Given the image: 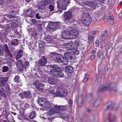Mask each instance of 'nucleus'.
<instances>
[{
  "label": "nucleus",
  "mask_w": 122,
  "mask_h": 122,
  "mask_svg": "<svg viewBox=\"0 0 122 122\" xmlns=\"http://www.w3.org/2000/svg\"><path fill=\"white\" fill-rule=\"evenodd\" d=\"M33 84L35 86L36 88L39 90H41L42 89V87L43 86V85L41 83L38 82L33 83Z\"/></svg>",
  "instance_id": "obj_25"
},
{
  "label": "nucleus",
  "mask_w": 122,
  "mask_h": 122,
  "mask_svg": "<svg viewBox=\"0 0 122 122\" xmlns=\"http://www.w3.org/2000/svg\"><path fill=\"white\" fill-rule=\"evenodd\" d=\"M103 20L105 22L108 21L109 20L110 22L112 21V22H113V18L112 17L111 18L109 16H105L103 18Z\"/></svg>",
  "instance_id": "obj_33"
},
{
  "label": "nucleus",
  "mask_w": 122,
  "mask_h": 122,
  "mask_svg": "<svg viewBox=\"0 0 122 122\" xmlns=\"http://www.w3.org/2000/svg\"><path fill=\"white\" fill-rule=\"evenodd\" d=\"M56 96L60 97H66L68 95V92L66 90H63L61 87L57 88L56 91Z\"/></svg>",
  "instance_id": "obj_3"
},
{
  "label": "nucleus",
  "mask_w": 122,
  "mask_h": 122,
  "mask_svg": "<svg viewBox=\"0 0 122 122\" xmlns=\"http://www.w3.org/2000/svg\"><path fill=\"white\" fill-rule=\"evenodd\" d=\"M45 103V104H44L43 107L46 108H49L51 107V105L50 103L48 100H46Z\"/></svg>",
  "instance_id": "obj_32"
},
{
  "label": "nucleus",
  "mask_w": 122,
  "mask_h": 122,
  "mask_svg": "<svg viewBox=\"0 0 122 122\" xmlns=\"http://www.w3.org/2000/svg\"><path fill=\"white\" fill-rule=\"evenodd\" d=\"M101 100L100 99L97 98V99L94 102L93 106L95 107H97L100 104Z\"/></svg>",
  "instance_id": "obj_35"
},
{
  "label": "nucleus",
  "mask_w": 122,
  "mask_h": 122,
  "mask_svg": "<svg viewBox=\"0 0 122 122\" xmlns=\"http://www.w3.org/2000/svg\"><path fill=\"white\" fill-rule=\"evenodd\" d=\"M61 37L64 39H71V36L68 32L63 33L61 35Z\"/></svg>",
  "instance_id": "obj_23"
},
{
  "label": "nucleus",
  "mask_w": 122,
  "mask_h": 122,
  "mask_svg": "<svg viewBox=\"0 0 122 122\" xmlns=\"http://www.w3.org/2000/svg\"><path fill=\"white\" fill-rule=\"evenodd\" d=\"M74 44L76 46H78L80 44L79 40L78 39L76 40L75 41Z\"/></svg>",
  "instance_id": "obj_58"
},
{
  "label": "nucleus",
  "mask_w": 122,
  "mask_h": 122,
  "mask_svg": "<svg viewBox=\"0 0 122 122\" xmlns=\"http://www.w3.org/2000/svg\"><path fill=\"white\" fill-rule=\"evenodd\" d=\"M115 104L113 103H112V104L110 105H108L106 107V109H113V107L112 105Z\"/></svg>",
  "instance_id": "obj_50"
},
{
  "label": "nucleus",
  "mask_w": 122,
  "mask_h": 122,
  "mask_svg": "<svg viewBox=\"0 0 122 122\" xmlns=\"http://www.w3.org/2000/svg\"><path fill=\"white\" fill-rule=\"evenodd\" d=\"M113 86V85L112 84L103 86L99 89V91H102L106 90H108L111 91L112 90Z\"/></svg>",
  "instance_id": "obj_16"
},
{
  "label": "nucleus",
  "mask_w": 122,
  "mask_h": 122,
  "mask_svg": "<svg viewBox=\"0 0 122 122\" xmlns=\"http://www.w3.org/2000/svg\"><path fill=\"white\" fill-rule=\"evenodd\" d=\"M68 50L69 51L71 50V52L75 56V55H78L79 53V51L76 49L69 48L68 49Z\"/></svg>",
  "instance_id": "obj_36"
},
{
  "label": "nucleus",
  "mask_w": 122,
  "mask_h": 122,
  "mask_svg": "<svg viewBox=\"0 0 122 122\" xmlns=\"http://www.w3.org/2000/svg\"><path fill=\"white\" fill-rule=\"evenodd\" d=\"M40 47V49H39V51L41 53L44 52V49L43 48L41 47V46Z\"/></svg>",
  "instance_id": "obj_63"
},
{
  "label": "nucleus",
  "mask_w": 122,
  "mask_h": 122,
  "mask_svg": "<svg viewBox=\"0 0 122 122\" xmlns=\"http://www.w3.org/2000/svg\"><path fill=\"white\" fill-rule=\"evenodd\" d=\"M19 43V41L17 39H13L11 42H8V45L9 48L14 49L15 47L18 45Z\"/></svg>",
  "instance_id": "obj_8"
},
{
  "label": "nucleus",
  "mask_w": 122,
  "mask_h": 122,
  "mask_svg": "<svg viewBox=\"0 0 122 122\" xmlns=\"http://www.w3.org/2000/svg\"><path fill=\"white\" fill-rule=\"evenodd\" d=\"M70 0H59L57 2V3L61 10H58L57 12L60 14L62 12V10H66L67 6L70 3Z\"/></svg>",
  "instance_id": "obj_2"
},
{
  "label": "nucleus",
  "mask_w": 122,
  "mask_h": 122,
  "mask_svg": "<svg viewBox=\"0 0 122 122\" xmlns=\"http://www.w3.org/2000/svg\"><path fill=\"white\" fill-rule=\"evenodd\" d=\"M4 49H2V48L1 49H0V55H3L4 52Z\"/></svg>",
  "instance_id": "obj_61"
},
{
  "label": "nucleus",
  "mask_w": 122,
  "mask_h": 122,
  "mask_svg": "<svg viewBox=\"0 0 122 122\" xmlns=\"http://www.w3.org/2000/svg\"><path fill=\"white\" fill-rule=\"evenodd\" d=\"M83 102L82 96H78L77 97V103L78 106L79 107H81Z\"/></svg>",
  "instance_id": "obj_13"
},
{
  "label": "nucleus",
  "mask_w": 122,
  "mask_h": 122,
  "mask_svg": "<svg viewBox=\"0 0 122 122\" xmlns=\"http://www.w3.org/2000/svg\"><path fill=\"white\" fill-rule=\"evenodd\" d=\"M47 8L50 11H52L54 10V5L53 4L49 5V6Z\"/></svg>",
  "instance_id": "obj_46"
},
{
  "label": "nucleus",
  "mask_w": 122,
  "mask_h": 122,
  "mask_svg": "<svg viewBox=\"0 0 122 122\" xmlns=\"http://www.w3.org/2000/svg\"><path fill=\"white\" fill-rule=\"evenodd\" d=\"M116 119V118L115 115H113L111 117L110 115H108L106 117V119L107 122H110V119H112L113 121H115Z\"/></svg>",
  "instance_id": "obj_26"
},
{
  "label": "nucleus",
  "mask_w": 122,
  "mask_h": 122,
  "mask_svg": "<svg viewBox=\"0 0 122 122\" xmlns=\"http://www.w3.org/2000/svg\"><path fill=\"white\" fill-rule=\"evenodd\" d=\"M38 43L39 45V46L40 47H41L40 45H41V46H42V45H43L44 44L43 42L41 40H40L39 41H38Z\"/></svg>",
  "instance_id": "obj_57"
},
{
  "label": "nucleus",
  "mask_w": 122,
  "mask_h": 122,
  "mask_svg": "<svg viewBox=\"0 0 122 122\" xmlns=\"http://www.w3.org/2000/svg\"><path fill=\"white\" fill-rule=\"evenodd\" d=\"M79 33L78 31L76 29H73L71 30L70 32V35L71 39H73L76 38Z\"/></svg>",
  "instance_id": "obj_10"
},
{
  "label": "nucleus",
  "mask_w": 122,
  "mask_h": 122,
  "mask_svg": "<svg viewBox=\"0 0 122 122\" xmlns=\"http://www.w3.org/2000/svg\"><path fill=\"white\" fill-rule=\"evenodd\" d=\"M47 59L44 56H41L38 61V64L39 66H44L47 63Z\"/></svg>",
  "instance_id": "obj_9"
},
{
  "label": "nucleus",
  "mask_w": 122,
  "mask_h": 122,
  "mask_svg": "<svg viewBox=\"0 0 122 122\" xmlns=\"http://www.w3.org/2000/svg\"><path fill=\"white\" fill-rule=\"evenodd\" d=\"M54 0H44V1L46 4L47 5L48 4H50Z\"/></svg>",
  "instance_id": "obj_51"
},
{
  "label": "nucleus",
  "mask_w": 122,
  "mask_h": 122,
  "mask_svg": "<svg viewBox=\"0 0 122 122\" xmlns=\"http://www.w3.org/2000/svg\"><path fill=\"white\" fill-rule=\"evenodd\" d=\"M82 20V21H81L84 24V25L86 26H88L90 24H88L87 23V20Z\"/></svg>",
  "instance_id": "obj_55"
},
{
  "label": "nucleus",
  "mask_w": 122,
  "mask_h": 122,
  "mask_svg": "<svg viewBox=\"0 0 122 122\" xmlns=\"http://www.w3.org/2000/svg\"><path fill=\"white\" fill-rule=\"evenodd\" d=\"M61 115L63 118H66L67 119H68L69 115L68 114H66V112L62 113Z\"/></svg>",
  "instance_id": "obj_43"
},
{
  "label": "nucleus",
  "mask_w": 122,
  "mask_h": 122,
  "mask_svg": "<svg viewBox=\"0 0 122 122\" xmlns=\"http://www.w3.org/2000/svg\"><path fill=\"white\" fill-rule=\"evenodd\" d=\"M5 90L6 92L8 94H10V88L9 86L7 85L5 87Z\"/></svg>",
  "instance_id": "obj_47"
},
{
  "label": "nucleus",
  "mask_w": 122,
  "mask_h": 122,
  "mask_svg": "<svg viewBox=\"0 0 122 122\" xmlns=\"http://www.w3.org/2000/svg\"><path fill=\"white\" fill-rule=\"evenodd\" d=\"M102 72L101 71H100L99 72L98 75L96 74V77L97 79H100L102 76Z\"/></svg>",
  "instance_id": "obj_42"
},
{
  "label": "nucleus",
  "mask_w": 122,
  "mask_h": 122,
  "mask_svg": "<svg viewBox=\"0 0 122 122\" xmlns=\"http://www.w3.org/2000/svg\"><path fill=\"white\" fill-rule=\"evenodd\" d=\"M29 63L28 61H25L22 67L23 70L24 68L25 69L26 68H28L29 66Z\"/></svg>",
  "instance_id": "obj_38"
},
{
  "label": "nucleus",
  "mask_w": 122,
  "mask_h": 122,
  "mask_svg": "<svg viewBox=\"0 0 122 122\" xmlns=\"http://www.w3.org/2000/svg\"><path fill=\"white\" fill-rule=\"evenodd\" d=\"M16 12L15 11L12 10L8 15V16L10 18H12L15 17Z\"/></svg>",
  "instance_id": "obj_29"
},
{
  "label": "nucleus",
  "mask_w": 122,
  "mask_h": 122,
  "mask_svg": "<svg viewBox=\"0 0 122 122\" xmlns=\"http://www.w3.org/2000/svg\"><path fill=\"white\" fill-rule=\"evenodd\" d=\"M63 16L65 18V21L67 20L70 22H72V13L71 12L68 11L67 12H64Z\"/></svg>",
  "instance_id": "obj_6"
},
{
  "label": "nucleus",
  "mask_w": 122,
  "mask_h": 122,
  "mask_svg": "<svg viewBox=\"0 0 122 122\" xmlns=\"http://www.w3.org/2000/svg\"><path fill=\"white\" fill-rule=\"evenodd\" d=\"M90 4L88 5L89 6L92 8L93 9H95L97 6L96 4H95L92 2H89Z\"/></svg>",
  "instance_id": "obj_44"
},
{
  "label": "nucleus",
  "mask_w": 122,
  "mask_h": 122,
  "mask_svg": "<svg viewBox=\"0 0 122 122\" xmlns=\"http://www.w3.org/2000/svg\"><path fill=\"white\" fill-rule=\"evenodd\" d=\"M5 55L6 56L8 57L10 59H11L12 58V55L10 52L9 50L5 51Z\"/></svg>",
  "instance_id": "obj_39"
},
{
  "label": "nucleus",
  "mask_w": 122,
  "mask_h": 122,
  "mask_svg": "<svg viewBox=\"0 0 122 122\" xmlns=\"http://www.w3.org/2000/svg\"><path fill=\"white\" fill-rule=\"evenodd\" d=\"M60 56V59L58 61V63H62L63 65H67L68 63V61L67 59L66 58H62L61 56Z\"/></svg>",
  "instance_id": "obj_19"
},
{
  "label": "nucleus",
  "mask_w": 122,
  "mask_h": 122,
  "mask_svg": "<svg viewBox=\"0 0 122 122\" xmlns=\"http://www.w3.org/2000/svg\"><path fill=\"white\" fill-rule=\"evenodd\" d=\"M67 108L66 106L56 105L53 108L50 109L48 112H47L46 115L48 119L51 121L53 120L54 117H51L52 114L58 113L60 111L66 110Z\"/></svg>",
  "instance_id": "obj_1"
},
{
  "label": "nucleus",
  "mask_w": 122,
  "mask_h": 122,
  "mask_svg": "<svg viewBox=\"0 0 122 122\" xmlns=\"http://www.w3.org/2000/svg\"><path fill=\"white\" fill-rule=\"evenodd\" d=\"M64 54L65 57L68 60H71L75 59V57L74 55L71 50L69 51L68 49L64 53Z\"/></svg>",
  "instance_id": "obj_7"
},
{
  "label": "nucleus",
  "mask_w": 122,
  "mask_h": 122,
  "mask_svg": "<svg viewBox=\"0 0 122 122\" xmlns=\"http://www.w3.org/2000/svg\"><path fill=\"white\" fill-rule=\"evenodd\" d=\"M50 57L51 60L55 61L58 63L60 59V56L56 54L55 53L51 54L50 55Z\"/></svg>",
  "instance_id": "obj_11"
},
{
  "label": "nucleus",
  "mask_w": 122,
  "mask_h": 122,
  "mask_svg": "<svg viewBox=\"0 0 122 122\" xmlns=\"http://www.w3.org/2000/svg\"><path fill=\"white\" fill-rule=\"evenodd\" d=\"M99 44V42L98 40H96L95 42V45L96 47H98Z\"/></svg>",
  "instance_id": "obj_62"
},
{
  "label": "nucleus",
  "mask_w": 122,
  "mask_h": 122,
  "mask_svg": "<svg viewBox=\"0 0 122 122\" xmlns=\"http://www.w3.org/2000/svg\"><path fill=\"white\" fill-rule=\"evenodd\" d=\"M114 103L115 105H112V107H113V109H116L118 107V105L117 104H116Z\"/></svg>",
  "instance_id": "obj_60"
},
{
  "label": "nucleus",
  "mask_w": 122,
  "mask_h": 122,
  "mask_svg": "<svg viewBox=\"0 0 122 122\" xmlns=\"http://www.w3.org/2000/svg\"><path fill=\"white\" fill-rule=\"evenodd\" d=\"M31 35L33 36H35L37 35V33L35 31H32L31 32Z\"/></svg>",
  "instance_id": "obj_54"
},
{
  "label": "nucleus",
  "mask_w": 122,
  "mask_h": 122,
  "mask_svg": "<svg viewBox=\"0 0 122 122\" xmlns=\"http://www.w3.org/2000/svg\"><path fill=\"white\" fill-rule=\"evenodd\" d=\"M23 47L21 46L20 48V49L18 52L16 56V60H18L23 55Z\"/></svg>",
  "instance_id": "obj_17"
},
{
  "label": "nucleus",
  "mask_w": 122,
  "mask_h": 122,
  "mask_svg": "<svg viewBox=\"0 0 122 122\" xmlns=\"http://www.w3.org/2000/svg\"><path fill=\"white\" fill-rule=\"evenodd\" d=\"M32 10L31 8H30L26 10L25 12V14L28 17H31L32 15Z\"/></svg>",
  "instance_id": "obj_30"
},
{
  "label": "nucleus",
  "mask_w": 122,
  "mask_h": 122,
  "mask_svg": "<svg viewBox=\"0 0 122 122\" xmlns=\"http://www.w3.org/2000/svg\"><path fill=\"white\" fill-rule=\"evenodd\" d=\"M14 81L16 83H20L21 81L20 78V77L18 75L16 76L14 78Z\"/></svg>",
  "instance_id": "obj_37"
},
{
  "label": "nucleus",
  "mask_w": 122,
  "mask_h": 122,
  "mask_svg": "<svg viewBox=\"0 0 122 122\" xmlns=\"http://www.w3.org/2000/svg\"><path fill=\"white\" fill-rule=\"evenodd\" d=\"M23 65L22 61L19 60L17 61L16 64L19 70L21 71H23Z\"/></svg>",
  "instance_id": "obj_24"
},
{
  "label": "nucleus",
  "mask_w": 122,
  "mask_h": 122,
  "mask_svg": "<svg viewBox=\"0 0 122 122\" xmlns=\"http://www.w3.org/2000/svg\"><path fill=\"white\" fill-rule=\"evenodd\" d=\"M9 69V67L7 66H3L2 67V71L3 72H6L8 71Z\"/></svg>",
  "instance_id": "obj_48"
},
{
  "label": "nucleus",
  "mask_w": 122,
  "mask_h": 122,
  "mask_svg": "<svg viewBox=\"0 0 122 122\" xmlns=\"http://www.w3.org/2000/svg\"><path fill=\"white\" fill-rule=\"evenodd\" d=\"M65 71L70 73H72L74 71L73 67L71 65L66 66L65 68Z\"/></svg>",
  "instance_id": "obj_20"
},
{
  "label": "nucleus",
  "mask_w": 122,
  "mask_h": 122,
  "mask_svg": "<svg viewBox=\"0 0 122 122\" xmlns=\"http://www.w3.org/2000/svg\"><path fill=\"white\" fill-rule=\"evenodd\" d=\"M89 77L88 75L86 74H85L84 78L83 81L84 82H86L88 79Z\"/></svg>",
  "instance_id": "obj_49"
},
{
  "label": "nucleus",
  "mask_w": 122,
  "mask_h": 122,
  "mask_svg": "<svg viewBox=\"0 0 122 122\" xmlns=\"http://www.w3.org/2000/svg\"><path fill=\"white\" fill-rule=\"evenodd\" d=\"M79 19L81 20H87V24H91V19L89 14L87 13H85L81 14L78 17Z\"/></svg>",
  "instance_id": "obj_4"
},
{
  "label": "nucleus",
  "mask_w": 122,
  "mask_h": 122,
  "mask_svg": "<svg viewBox=\"0 0 122 122\" xmlns=\"http://www.w3.org/2000/svg\"><path fill=\"white\" fill-rule=\"evenodd\" d=\"M2 49L4 50V51L5 50V51H6L7 50H8V46L6 44H5V45H4V46H3V47L2 48Z\"/></svg>",
  "instance_id": "obj_59"
},
{
  "label": "nucleus",
  "mask_w": 122,
  "mask_h": 122,
  "mask_svg": "<svg viewBox=\"0 0 122 122\" xmlns=\"http://www.w3.org/2000/svg\"><path fill=\"white\" fill-rule=\"evenodd\" d=\"M12 22L10 24L9 27L11 29H13L17 27L19 23V20L17 19L14 20L12 21Z\"/></svg>",
  "instance_id": "obj_15"
},
{
  "label": "nucleus",
  "mask_w": 122,
  "mask_h": 122,
  "mask_svg": "<svg viewBox=\"0 0 122 122\" xmlns=\"http://www.w3.org/2000/svg\"><path fill=\"white\" fill-rule=\"evenodd\" d=\"M47 5L44 1L37 5L36 7L38 9L42 10L44 9L45 6Z\"/></svg>",
  "instance_id": "obj_22"
},
{
  "label": "nucleus",
  "mask_w": 122,
  "mask_h": 122,
  "mask_svg": "<svg viewBox=\"0 0 122 122\" xmlns=\"http://www.w3.org/2000/svg\"><path fill=\"white\" fill-rule=\"evenodd\" d=\"M51 71H53V73H51L56 76L59 77H64V74L62 72L57 70L55 71L53 70Z\"/></svg>",
  "instance_id": "obj_14"
},
{
  "label": "nucleus",
  "mask_w": 122,
  "mask_h": 122,
  "mask_svg": "<svg viewBox=\"0 0 122 122\" xmlns=\"http://www.w3.org/2000/svg\"><path fill=\"white\" fill-rule=\"evenodd\" d=\"M65 45L66 47L69 48H71L72 46V44L71 43H67L65 44Z\"/></svg>",
  "instance_id": "obj_56"
},
{
  "label": "nucleus",
  "mask_w": 122,
  "mask_h": 122,
  "mask_svg": "<svg viewBox=\"0 0 122 122\" xmlns=\"http://www.w3.org/2000/svg\"><path fill=\"white\" fill-rule=\"evenodd\" d=\"M49 66L50 68L51 69H52L50 71L51 73H53V71H51L52 70H54L56 71L59 68L57 65H50Z\"/></svg>",
  "instance_id": "obj_28"
},
{
  "label": "nucleus",
  "mask_w": 122,
  "mask_h": 122,
  "mask_svg": "<svg viewBox=\"0 0 122 122\" xmlns=\"http://www.w3.org/2000/svg\"><path fill=\"white\" fill-rule=\"evenodd\" d=\"M4 92L3 89L2 87L0 85V92L3 93Z\"/></svg>",
  "instance_id": "obj_64"
},
{
  "label": "nucleus",
  "mask_w": 122,
  "mask_h": 122,
  "mask_svg": "<svg viewBox=\"0 0 122 122\" xmlns=\"http://www.w3.org/2000/svg\"><path fill=\"white\" fill-rule=\"evenodd\" d=\"M19 95H21L22 98H30L31 95L30 92L29 91H25L22 93H20Z\"/></svg>",
  "instance_id": "obj_12"
},
{
  "label": "nucleus",
  "mask_w": 122,
  "mask_h": 122,
  "mask_svg": "<svg viewBox=\"0 0 122 122\" xmlns=\"http://www.w3.org/2000/svg\"><path fill=\"white\" fill-rule=\"evenodd\" d=\"M48 81L49 83L51 84H53L55 83L54 79L51 77H49Z\"/></svg>",
  "instance_id": "obj_41"
},
{
  "label": "nucleus",
  "mask_w": 122,
  "mask_h": 122,
  "mask_svg": "<svg viewBox=\"0 0 122 122\" xmlns=\"http://www.w3.org/2000/svg\"><path fill=\"white\" fill-rule=\"evenodd\" d=\"M8 122H14L15 121L13 120V118L12 116L10 117L7 119Z\"/></svg>",
  "instance_id": "obj_52"
},
{
  "label": "nucleus",
  "mask_w": 122,
  "mask_h": 122,
  "mask_svg": "<svg viewBox=\"0 0 122 122\" xmlns=\"http://www.w3.org/2000/svg\"><path fill=\"white\" fill-rule=\"evenodd\" d=\"M60 26V25L58 22H53L49 24V27L51 30L54 31L56 29H59Z\"/></svg>",
  "instance_id": "obj_5"
},
{
  "label": "nucleus",
  "mask_w": 122,
  "mask_h": 122,
  "mask_svg": "<svg viewBox=\"0 0 122 122\" xmlns=\"http://www.w3.org/2000/svg\"><path fill=\"white\" fill-rule=\"evenodd\" d=\"M108 32L106 30L104 31L101 37L102 40H105L108 36Z\"/></svg>",
  "instance_id": "obj_31"
},
{
  "label": "nucleus",
  "mask_w": 122,
  "mask_h": 122,
  "mask_svg": "<svg viewBox=\"0 0 122 122\" xmlns=\"http://www.w3.org/2000/svg\"><path fill=\"white\" fill-rule=\"evenodd\" d=\"M46 100V99L43 98H40L38 100V103L40 106L42 107Z\"/></svg>",
  "instance_id": "obj_21"
},
{
  "label": "nucleus",
  "mask_w": 122,
  "mask_h": 122,
  "mask_svg": "<svg viewBox=\"0 0 122 122\" xmlns=\"http://www.w3.org/2000/svg\"><path fill=\"white\" fill-rule=\"evenodd\" d=\"M44 39L46 41L49 43H51L53 41V38L47 33L45 34Z\"/></svg>",
  "instance_id": "obj_18"
},
{
  "label": "nucleus",
  "mask_w": 122,
  "mask_h": 122,
  "mask_svg": "<svg viewBox=\"0 0 122 122\" xmlns=\"http://www.w3.org/2000/svg\"><path fill=\"white\" fill-rule=\"evenodd\" d=\"M44 12H39L36 14V18L38 19H40L43 18L45 17Z\"/></svg>",
  "instance_id": "obj_27"
},
{
  "label": "nucleus",
  "mask_w": 122,
  "mask_h": 122,
  "mask_svg": "<svg viewBox=\"0 0 122 122\" xmlns=\"http://www.w3.org/2000/svg\"><path fill=\"white\" fill-rule=\"evenodd\" d=\"M97 56L100 59H102L103 58V54L100 50H98L97 53Z\"/></svg>",
  "instance_id": "obj_34"
},
{
  "label": "nucleus",
  "mask_w": 122,
  "mask_h": 122,
  "mask_svg": "<svg viewBox=\"0 0 122 122\" xmlns=\"http://www.w3.org/2000/svg\"><path fill=\"white\" fill-rule=\"evenodd\" d=\"M89 41L91 42H92L93 40L94 37L92 36H89L88 37Z\"/></svg>",
  "instance_id": "obj_53"
},
{
  "label": "nucleus",
  "mask_w": 122,
  "mask_h": 122,
  "mask_svg": "<svg viewBox=\"0 0 122 122\" xmlns=\"http://www.w3.org/2000/svg\"><path fill=\"white\" fill-rule=\"evenodd\" d=\"M0 80L2 84H4L7 81L8 78H1Z\"/></svg>",
  "instance_id": "obj_45"
},
{
  "label": "nucleus",
  "mask_w": 122,
  "mask_h": 122,
  "mask_svg": "<svg viewBox=\"0 0 122 122\" xmlns=\"http://www.w3.org/2000/svg\"><path fill=\"white\" fill-rule=\"evenodd\" d=\"M36 115V112L33 111L31 113L29 117L30 119H32L35 117Z\"/></svg>",
  "instance_id": "obj_40"
}]
</instances>
